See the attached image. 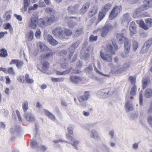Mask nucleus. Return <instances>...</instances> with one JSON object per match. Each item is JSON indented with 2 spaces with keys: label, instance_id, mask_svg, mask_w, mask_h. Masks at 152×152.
Segmentation results:
<instances>
[{
  "label": "nucleus",
  "instance_id": "47",
  "mask_svg": "<svg viewBox=\"0 0 152 152\" xmlns=\"http://www.w3.org/2000/svg\"><path fill=\"white\" fill-rule=\"evenodd\" d=\"M49 63L47 61H45L42 64V69L44 70H46L49 67Z\"/></svg>",
  "mask_w": 152,
  "mask_h": 152
},
{
  "label": "nucleus",
  "instance_id": "6",
  "mask_svg": "<svg viewBox=\"0 0 152 152\" xmlns=\"http://www.w3.org/2000/svg\"><path fill=\"white\" fill-rule=\"evenodd\" d=\"M79 7L78 4L71 5L68 7L67 10L69 13L73 15L77 13Z\"/></svg>",
  "mask_w": 152,
  "mask_h": 152
},
{
  "label": "nucleus",
  "instance_id": "52",
  "mask_svg": "<svg viewBox=\"0 0 152 152\" xmlns=\"http://www.w3.org/2000/svg\"><path fill=\"white\" fill-rule=\"evenodd\" d=\"M105 93L104 96L105 97H108L110 96L111 95L113 94L112 92H110L108 89H105Z\"/></svg>",
  "mask_w": 152,
  "mask_h": 152
},
{
  "label": "nucleus",
  "instance_id": "36",
  "mask_svg": "<svg viewBox=\"0 0 152 152\" xmlns=\"http://www.w3.org/2000/svg\"><path fill=\"white\" fill-rule=\"evenodd\" d=\"M40 144L41 143L39 142L37 143L36 141H33L31 143V147L33 148H37L39 146Z\"/></svg>",
  "mask_w": 152,
  "mask_h": 152
},
{
  "label": "nucleus",
  "instance_id": "9",
  "mask_svg": "<svg viewBox=\"0 0 152 152\" xmlns=\"http://www.w3.org/2000/svg\"><path fill=\"white\" fill-rule=\"evenodd\" d=\"M116 37L118 43L120 44H122L126 40L128 39L124 36L123 33H117L116 35Z\"/></svg>",
  "mask_w": 152,
  "mask_h": 152
},
{
  "label": "nucleus",
  "instance_id": "56",
  "mask_svg": "<svg viewBox=\"0 0 152 152\" xmlns=\"http://www.w3.org/2000/svg\"><path fill=\"white\" fill-rule=\"evenodd\" d=\"M67 24L69 27L73 28L74 26L76 25V23L72 21L69 20Z\"/></svg>",
  "mask_w": 152,
  "mask_h": 152
},
{
  "label": "nucleus",
  "instance_id": "39",
  "mask_svg": "<svg viewBox=\"0 0 152 152\" xmlns=\"http://www.w3.org/2000/svg\"><path fill=\"white\" fill-rule=\"evenodd\" d=\"M136 85H134L132 87L130 92L131 95L134 96L136 95Z\"/></svg>",
  "mask_w": 152,
  "mask_h": 152
},
{
  "label": "nucleus",
  "instance_id": "2",
  "mask_svg": "<svg viewBox=\"0 0 152 152\" xmlns=\"http://www.w3.org/2000/svg\"><path fill=\"white\" fill-rule=\"evenodd\" d=\"M122 10L121 6H115L113 8L110 13L109 16L110 20H113L116 17Z\"/></svg>",
  "mask_w": 152,
  "mask_h": 152
},
{
  "label": "nucleus",
  "instance_id": "17",
  "mask_svg": "<svg viewBox=\"0 0 152 152\" xmlns=\"http://www.w3.org/2000/svg\"><path fill=\"white\" fill-rule=\"evenodd\" d=\"M90 3L87 2L85 3L83 6L82 8L80 10V13L81 14H85L88 9L90 6Z\"/></svg>",
  "mask_w": 152,
  "mask_h": 152
},
{
  "label": "nucleus",
  "instance_id": "16",
  "mask_svg": "<svg viewBox=\"0 0 152 152\" xmlns=\"http://www.w3.org/2000/svg\"><path fill=\"white\" fill-rule=\"evenodd\" d=\"M125 107L126 110L127 112L132 111L133 109L132 104L129 99L126 102Z\"/></svg>",
  "mask_w": 152,
  "mask_h": 152
},
{
  "label": "nucleus",
  "instance_id": "34",
  "mask_svg": "<svg viewBox=\"0 0 152 152\" xmlns=\"http://www.w3.org/2000/svg\"><path fill=\"white\" fill-rule=\"evenodd\" d=\"M83 29L81 28H77L75 31L74 34L75 37H77L79 36L82 33Z\"/></svg>",
  "mask_w": 152,
  "mask_h": 152
},
{
  "label": "nucleus",
  "instance_id": "3",
  "mask_svg": "<svg viewBox=\"0 0 152 152\" xmlns=\"http://www.w3.org/2000/svg\"><path fill=\"white\" fill-rule=\"evenodd\" d=\"M56 20L55 16H50L49 17H45L40 20L41 23L45 26H48L54 22Z\"/></svg>",
  "mask_w": 152,
  "mask_h": 152
},
{
  "label": "nucleus",
  "instance_id": "15",
  "mask_svg": "<svg viewBox=\"0 0 152 152\" xmlns=\"http://www.w3.org/2000/svg\"><path fill=\"white\" fill-rule=\"evenodd\" d=\"M47 39L49 43L52 45L55 46L58 44L57 42L54 39L51 35H48L47 36Z\"/></svg>",
  "mask_w": 152,
  "mask_h": 152
},
{
  "label": "nucleus",
  "instance_id": "60",
  "mask_svg": "<svg viewBox=\"0 0 152 152\" xmlns=\"http://www.w3.org/2000/svg\"><path fill=\"white\" fill-rule=\"evenodd\" d=\"M7 72L12 75L13 76L15 74V72L13 70V68L12 67L9 68L8 70L7 71Z\"/></svg>",
  "mask_w": 152,
  "mask_h": 152
},
{
  "label": "nucleus",
  "instance_id": "30",
  "mask_svg": "<svg viewBox=\"0 0 152 152\" xmlns=\"http://www.w3.org/2000/svg\"><path fill=\"white\" fill-rule=\"evenodd\" d=\"M72 67H70L68 69H66L64 71L60 72L57 71L56 72V74L58 75H64L69 73L72 69Z\"/></svg>",
  "mask_w": 152,
  "mask_h": 152
},
{
  "label": "nucleus",
  "instance_id": "45",
  "mask_svg": "<svg viewBox=\"0 0 152 152\" xmlns=\"http://www.w3.org/2000/svg\"><path fill=\"white\" fill-rule=\"evenodd\" d=\"M145 22L146 24L148 27L149 28L152 26V19L150 18H149L146 19L145 20Z\"/></svg>",
  "mask_w": 152,
  "mask_h": 152
},
{
  "label": "nucleus",
  "instance_id": "61",
  "mask_svg": "<svg viewBox=\"0 0 152 152\" xmlns=\"http://www.w3.org/2000/svg\"><path fill=\"white\" fill-rule=\"evenodd\" d=\"M139 104L140 105L142 106V91H141L139 94Z\"/></svg>",
  "mask_w": 152,
  "mask_h": 152
},
{
  "label": "nucleus",
  "instance_id": "5",
  "mask_svg": "<svg viewBox=\"0 0 152 152\" xmlns=\"http://www.w3.org/2000/svg\"><path fill=\"white\" fill-rule=\"evenodd\" d=\"M89 50L86 48H83L80 53V57L84 60H87L90 56L88 53Z\"/></svg>",
  "mask_w": 152,
  "mask_h": 152
},
{
  "label": "nucleus",
  "instance_id": "13",
  "mask_svg": "<svg viewBox=\"0 0 152 152\" xmlns=\"http://www.w3.org/2000/svg\"><path fill=\"white\" fill-rule=\"evenodd\" d=\"M38 49L41 52L50 50V49L47 47L42 42H39L37 44Z\"/></svg>",
  "mask_w": 152,
  "mask_h": 152
},
{
  "label": "nucleus",
  "instance_id": "21",
  "mask_svg": "<svg viewBox=\"0 0 152 152\" xmlns=\"http://www.w3.org/2000/svg\"><path fill=\"white\" fill-rule=\"evenodd\" d=\"M30 4V0H24L23 6L21 8V11L22 12H24L26 11L28 7Z\"/></svg>",
  "mask_w": 152,
  "mask_h": 152
},
{
  "label": "nucleus",
  "instance_id": "11",
  "mask_svg": "<svg viewBox=\"0 0 152 152\" xmlns=\"http://www.w3.org/2000/svg\"><path fill=\"white\" fill-rule=\"evenodd\" d=\"M79 45V43L78 42H76L69 48V49L70 53L69 54V56L68 57L69 59L71 58V56H72L73 53L74 52L75 50L78 46Z\"/></svg>",
  "mask_w": 152,
  "mask_h": 152
},
{
  "label": "nucleus",
  "instance_id": "46",
  "mask_svg": "<svg viewBox=\"0 0 152 152\" xmlns=\"http://www.w3.org/2000/svg\"><path fill=\"white\" fill-rule=\"evenodd\" d=\"M64 79V78H52L51 80L54 82H60L63 81Z\"/></svg>",
  "mask_w": 152,
  "mask_h": 152
},
{
  "label": "nucleus",
  "instance_id": "7",
  "mask_svg": "<svg viewBox=\"0 0 152 152\" xmlns=\"http://www.w3.org/2000/svg\"><path fill=\"white\" fill-rule=\"evenodd\" d=\"M152 45V38H150L148 41L146 42L141 50V51L142 53H145L147 52L149 47Z\"/></svg>",
  "mask_w": 152,
  "mask_h": 152
},
{
  "label": "nucleus",
  "instance_id": "40",
  "mask_svg": "<svg viewBox=\"0 0 152 152\" xmlns=\"http://www.w3.org/2000/svg\"><path fill=\"white\" fill-rule=\"evenodd\" d=\"M74 127L75 126H74L70 125L67 129L68 133L72 135H73V129Z\"/></svg>",
  "mask_w": 152,
  "mask_h": 152
},
{
  "label": "nucleus",
  "instance_id": "25",
  "mask_svg": "<svg viewBox=\"0 0 152 152\" xmlns=\"http://www.w3.org/2000/svg\"><path fill=\"white\" fill-rule=\"evenodd\" d=\"M136 24L134 22L132 21L130 24L129 30L133 34H135L136 32Z\"/></svg>",
  "mask_w": 152,
  "mask_h": 152
},
{
  "label": "nucleus",
  "instance_id": "64",
  "mask_svg": "<svg viewBox=\"0 0 152 152\" xmlns=\"http://www.w3.org/2000/svg\"><path fill=\"white\" fill-rule=\"evenodd\" d=\"M69 65V64L66 62L62 63L61 64V67L63 69H66Z\"/></svg>",
  "mask_w": 152,
  "mask_h": 152
},
{
  "label": "nucleus",
  "instance_id": "57",
  "mask_svg": "<svg viewBox=\"0 0 152 152\" xmlns=\"http://www.w3.org/2000/svg\"><path fill=\"white\" fill-rule=\"evenodd\" d=\"M71 140L73 142V143H71V144L75 147V149H77L78 148L76 146L78 144L79 142L78 141H76L75 139V140Z\"/></svg>",
  "mask_w": 152,
  "mask_h": 152
},
{
  "label": "nucleus",
  "instance_id": "37",
  "mask_svg": "<svg viewBox=\"0 0 152 152\" xmlns=\"http://www.w3.org/2000/svg\"><path fill=\"white\" fill-rule=\"evenodd\" d=\"M130 66V63H126L122 65L121 67L124 72L127 70Z\"/></svg>",
  "mask_w": 152,
  "mask_h": 152
},
{
  "label": "nucleus",
  "instance_id": "41",
  "mask_svg": "<svg viewBox=\"0 0 152 152\" xmlns=\"http://www.w3.org/2000/svg\"><path fill=\"white\" fill-rule=\"evenodd\" d=\"M45 113L46 115L52 120H55V116L51 113H50L48 111H45Z\"/></svg>",
  "mask_w": 152,
  "mask_h": 152
},
{
  "label": "nucleus",
  "instance_id": "35",
  "mask_svg": "<svg viewBox=\"0 0 152 152\" xmlns=\"http://www.w3.org/2000/svg\"><path fill=\"white\" fill-rule=\"evenodd\" d=\"M0 56L1 57H5L7 56V51L4 49L3 48L0 50Z\"/></svg>",
  "mask_w": 152,
  "mask_h": 152
},
{
  "label": "nucleus",
  "instance_id": "55",
  "mask_svg": "<svg viewBox=\"0 0 152 152\" xmlns=\"http://www.w3.org/2000/svg\"><path fill=\"white\" fill-rule=\"evenodd\" d=\"M86 72H89L93 70V68L92 64H90L89 66L86 67L84 69Z\"/></svg>",
  "mask_w": 152,
  "mask_h": 152
},
{
  "label": "nucleus",
  "instance_id": "32",
  "mask_svg": "<svg viewBox=\"0 0 152 152\" xmlns=\"http://www.w3.org/2000/svg\"><path fill=\"white\" fill-rule=\"evenodd\" d=\"M152 95V90L150 89H147L145 93V97L148 98Z\"/></svg>",
  "mask_w": 152,
  "mask_h": 152
},
{
  "label": "nucleus",
  "instance_id": "63",
  "mask_svg": "<svg viewBox=\"0 0 152 152\" xmlns=\"http://www.w3.org/2000/svg\"><path fill=\"white\" fill-rule=\"evenodd\" d=\"M127 51L126 50H124V52L122 53L121 54V56L122 58H126L128 56V54L129 52Z\"/></svg>",
  "mask_w": 152,
  "mask_h": 152
},
{
  "label": "nucleus",
  "instance_id": "28",
  "mask_svg": "<svg viewBox=\"0 0 152 152\" xmlns=\"http://www.w3.org/2000/svg\"><path fill=\"white\" fill-rule=\"evenodd\" d=\"M111 6L112 5L111 4L107 3L102 8V10H103L104 11L107 13V12H108L111 8Z\"/></svg>",
  "mask_w": 152,
  "mask_h": 152
},
{
  "label": "nucleus",
  "instance_id": "31",
  "mask_svg": "<svg viewBox=\"0 0 152 152\" xmlns=\"http://www.w3.org/2000/svg\"><path fill=\"white\" fill-rule=\"evenodd\" d=\"M106 13L103 10H101L99 12L98 15V19L99 21L102 20L104 17Z\"/></svg>",
  "mask_w": 152,
  "mask_h": 152
},
{
  "label": "nucleus",
  "instance_id": "59",
  "mask_svg": "<svg viewBox=\"0 0 152 152\" xmlns=\"http://www.w3.org/2000/svg\"><path fill=\"white\" fill-rule=\"evenodd\" d=\"M148 122L150 126L152 127V115H149L147 118Z\"/></svg>",
  "mask_w": 152,
  "mask_h": 152
},
{
  "label": "nucleus",
  "instance_id": "48",
  "mask_svg": "<svg viewBox=\"0 0 152 152\" xmlns=\"http://www.w3.org/2000/svg\"><path fill=\"white\" fill-rule=\"evenodd\" d=\"M26 81L28 83H32L34 82L33 79H30L28 74H26L25 76Z\"/></svg>",
  "mask_w": 152,
  "mask_h": 152
},
{
  "label": "nucleus",
  "instance_id": "8",
  "mask_svg": "<svg viewBox=\"0 0 152 152\" xmlns=\"http://www.w3.org/2000/svg\"><path fill=\"white\" fill-rule=\"evenodd\" d=\"M100 55L101 58L104 61L111 62L112 61V56L104 52H100Z\"/></svg>",
  "mask_w": 152,
  "mask_h": 152
},
{
  "label": "nucleus",
  "instance_id": "1",
  "mask_svg": "<svg viewBox=\"0 0 152 152\" xmlns=\"http://www.w3.org/2000/svg\"><path fill=\"white\" fill-rule=\"evenodd\" d=\"M143 3V5H141L136 10L135 12L133 15L134 18H139L140 16V13L141 11L152 7V0H144Z\"/></svg>",
  "mask_w": 152,
  "mask_h": 152
},
{
  "label": "nucleus",
  "instance_id": "4",
  "mask_svg": "<svg viewBox=\"0 0 152 152\" xmlns=\"http://www.w3.org/2000/svg\"><path fill=\"white\" fill-rule=\"evenodd\" d=\"M113 28V26L110 23L105 24L102 28L101 31V36L104 37L107 34L109 31L112 30Z\"/></svg>",
  "mask_w": 152,
  "mask_h": 152
},
{
  "label": "nucleus",
  "instance_id": "53",
  "mask_svg": "<svg viewBox=\"0 0 152 152\" xmlns=\"http://www.w3.org/2000/svg\"><path fill=\"white\" fill-rule=\"evenodd\" d=\"M78 99L80 102V106L84 107H86V101L83 100L78 98Z\"/></svg>",
  "mask_w": 152,
  "mask_h": 152
},
{
  "label": "nucleus",
  "instance_id": "62",
  "mask_svg": "<svg viewBox=\"0 0 152 152\" xmlns=\"http://www.w3.org/2000/svg\"><path fill=\"white\" fill-rule=\"evenodd\" d=\"M97 39V37L94 36L93 35H91L89 37V41L90 42H93L96 41Z\"/></svg>",
  "mask_w": 152,
  "mask_h": 152
},
{
  "label": "nucleus",
  "instance_id": "29",
  "mask_svg": "<svg viewBox=\"0 0 152 152\" xmlns=\"http://www.w3.org/2000/svg\"><path fill=\"white\" fill-rule=\"evenodd\" d=\"M62 30V29L60 27H57L53 30L52 32L55 35H58Z\"/></svg>",
  "mask_w": 152,
  "mask_h": 152
},
{
  "label": "nucleus",
  "instance_id": "22",
  "mask_svg": "<svg viewBox=\"0 0 152 152\" xmlns=\"http://www.w3.org/2000/svg\"><path fill=\"white\" fill-rule=\"evenodd\" d=\"M70 79L72 82L75 83H77L82 80V78L80 77L75 76H71Z\"/></svg>",
  "mask_w": 152,
  "mask_h": 152
},
{
  "label": "nucleus",
  "instance_id": "38",
  "mask_svg": "<svg viewBox=\"0 0 152 152\" xmlns=\"http://www.w3.org/2000/svg\"><path fill=\"white\" fill-rule=\"evenodd\" d=\"M114 72L115 73L118 74L124 72L121 67H115L114 70Z\"/></svg>",
  "mask_w": 152,
  "mask_h": 152
},
{
  "label": "nucleus",
  "instance_id": "43",
  "mask_svg": "<svg viewBox=\"0 0 152 152\" xmlns=\"http://www.w3.org/2000/svg\"><path fill=\"white\" fill-rule=\"evenodd\" d=\"M34 37V33L32 30H30L28 33V40L29 41H31L33 39Z\"/></svg>",
  "mask_w": 152,
  "mask_h": 152
},
{
  "label": "nucleus",
  "instance_id": "19",
  "mask_svg": "<svg viewBox=\"0 0 152 152\" xmlns=\"http://www.w3.org/2000/svg\"><path fill=\"white\" fill-rule=\"evenodd\" d=\"M24 117L28 121H31L34 120L35 118L34 115L29 113H25L24 114Z\"/></svg>",
  "mask_w": 152,
  "mask_h": 152
},
{
  "label": "nucleus",
  "instance_id": "58",
  "mask_svg": "<svg viewBox=\"0 0 152 152\" xmlns=\"http://www.w3.org/2000/svg\"><path fill=\"white\" fill-rule=\"evenodd\" d=\"M11 12L12 10H9L5 12V14L6 15H7L6 19L7 20H9L10 19L11 16L9 14V13H11Z\"/></svg>",
  "mask_w": 152,
  "mask_h": 152
},
{
  "label": "nucleus",
  "instance_id": "51",
  "mask_svg": "<svg viewBox=\"0 0 152 152\" xmlns=\"http://www.w3.org/2000/svg\"><path fill=\"white\" fill-rule=\"evenodd\" d=\"M64 32L66 36H69L72 34V31L71 30L68 29H66L64 30Z\"/></svg>",
  "mask_w": 152,
  "mask_h": 152
},
{
  "label": "nucleus",
  "instance_id": "12",
  "mask_svg": "<svg viewBox=\"0 0 152 152\" xmlns=\"http://www.w3.org/2000/svg\"><path fill=\"white\" fill-rule=\"evenodd\" d=\"M131 20V18L129 14L128 13H126L123 15V17L121 18L122 23H125L126 24H128Z\"/></svg>",
  "mask_w": 152,
  "mask_h": 152
},
{
  "label": "nucleus",
  "instance_id": "10",
  "mask_svg": "<svg viewBox=\"0 0 152 152\" xmlns=\"http://www.w3.org/2000/svg\"><path fill=\"white\" fill-rule=\"evenodd\" d=\"M38 22V18L36 17H31V19L30 23L28 25L31 28L33 29L35 28L37 26V24Z\"/></svg>",
  "mask_w": 152,
  "mask_h": 152
},
{
  "label": "nucleus",
  "instance_id": "44",
  "mask_svg": "<svg viewBox=\"0 0 152 152\" xmlns=\"http://www.w3.org/2000/svg\"><path fill=\"white\" fill-rule=\"evenodd\" d=\"M129 80L130 81L132 84L133 86L135 85L136 83V78L135 77L130 76L129 77Z\"/></svg>",
  "mask_w": 152,
  "mask_h": 152
},
{
  "label": "nucleus",
  "instance_id": "33",
  "mask_svg": "<svg viewBox=\"0 0 152 152\" xmlns=\"http://www.w3.org/2000/svg\"><path fill=\"white\" fill-rule=\"evenodd\" d=\"M140 26L145 30L148 29L149 27L146 24V23H145L143 21L140 20Z\"/></svg>",
  "mask_w": 152,
  "mask_h": 152
},
{
  "label": "nucleus",
  "instance_id": "14",
  "mask_svg": "<svg viewBox=\"0 0 152 152\" xmlns=\"http://www.w3.org/2000/svg\"><path fill=\"white\" fill-rule=\"evenodd\" d=\"M98 7L97 5H94L92 7L88 13V16L89 18H91L95 15L97 12Z\"/></svg>",
  "mask_w": 152,
  "mask_h": 152
},
{
  "label": "nucleus",
  "instance_id": "42",
  "mask_svg": "<svg viewBox=\"0 0 152 152\" xmlns=\"http://www.w3.org/2000/svg\"><path fill=\"white\" fill-rule=\"evenodd\" d=\"M23 108L24 112H26L28 109V103L27 102L25 101L23 103Z\"/></svg>",
  "mask_w": 152,
  "mask_h": 152
},
{
  "label": "nucleus",
  "instance_id": "23",
  "mask_svg": "<svg viewBox=\"0 0 152 152\" xmlns=\"http://www.w3.org/2000/svg\"><path fill=\"white\" fill-rule=\"evenodd\" d=\"M124 42V50L129 52L131 47L130 42L127 39Z\"/></svg>",
  "mask_w": 152,
  "mask_h": 152
},
{
  "label": "nucleus",
  "instance_id": "18",
  "mask_svg": "<svg viewBox=\"0 0 152 152\" xmlns=\"http://www.w3.org/2000/svg\"><path fill=\"white\" fill-rule=\"evenodd\" d=\"M90 136L91 138H93L96 140L100 139V136L98 132L95 129H93L91 131Z\"/></svg>",
  "mask_w": 152,
  "mask_h": 152
},
{
  "label": "nucleus",
  "instance_id": "27",
  "mask_svg": "<svg viewBox=\"0 0 152 152\" xmlns=\"http://www.w3.org/2000/svg\"><path fill=\"white\" fill-rule=\"evenodd\" d=\"M45 11L47 13L49 14L50 16H55V11L53 8L47 7L45 9Z\"/></svg>",
  "mask_w": 152,
  "mask_h": 152
},
{
  "label": "nucleus",
  "instance_id": "54",
  "mask_svg": "<svg viewBox=\"0 0 152 152\" xmlns=\"http://www.w3.org/2000/svg\"><path fill=\"white\" fill-rule=\"evenodd\" d=\"M142 88L143 89L145 88L147 86L148 83V80L146 79H143L142 80Z\"/></svg>",
  "mask_w": 152,
  "mask_h": 152
},
{
  "label": "nucleus",
  "instance_id": "49",
  "mask_svg": "<svg viewBox=\"0 0 152 152\" xmlns=\"http://www.w3.org/2000/svg\"><path fill=\"white\" fill-rule=\"evenodd\" d=\"M64 31L63 32L62 30L61 32L58 35V37L61 39H65L67 38L66 37V36L64 34Z\"/></svg>",
  "mask_w": 152,
  "mask_h": 152
},
{
  "label": "nucleus",
  "instance_id": "20",
  "mask_svg": "<svg viewBox=\"0 0 152 152\" xmlns=\"http://www.w3.org/2000/svg\"><path fill=\"white\" fill-rule=\"evenodd\" d=\"M104 49L107 52H109L113 54L115 53V51L113 50V47L111 44H108L104 47Z\"/></svg>",
  "mask_w": 152,
  "mask_h": 152
},
{
  "label": "nucleus",
  "instance_id": "50",
  "mask_svg": "<svg viewBox=\"0 0 152 152\" xmlns=\"http://www.w3.org/2000/svg\"><path fill=\"white\" fill-rule=\"evenodd\" d=\"M138 44L136 41H133L132 42V46L133 50L135 51L138 48Z\"/></svg>",
  "mask_w": 152,
  "mask_h": 152
},
{
  "label": "nucleus",
  "instance_id": "26",
  "mask_svg": "<svg viewBox=\"0 0 152 152\" xmlns=\"http://www.w3.org/2000/svg\"><path fill=\"white\" fill-rule=\"evenodd\" d=\"M20 131V127L18 126H17L14 128H11L10 130V132L12 134H14V135H17Z\"/></svg>",
  "mask_w": 152,
  "mask_h": 152
},
{
  "label": "nucleus",
  "instance_id": "24",
  "mask_svg": "<svg viewBox=\"0 0 152 152\" xmlns=\"http://www.w3.org/2000/svg\"><path fill=\"white\" fill-rule=\"evenodd\" d=\"M90 97L89 93L88 91H85L83 95L79 96L78 98L82 99L83 101H87L89 98Z\"/></svg>",
  "mask_w": 152,
  "mask_h": 152
}]
</instances>
